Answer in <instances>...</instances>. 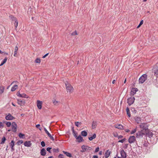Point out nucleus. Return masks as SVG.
I'll list each match as a JSON object with an SVG mask.
<instances>
[{
	"label": "nucleus",
	"instance_id": "obj_1",
	"mask_svg": "<svg viewBox=\"0 0 158 158\" xmlns=\"http://www.w3.org/2000/svg\"><path fill=\"white\" fill-rule=\"evenodd\" d=\"M147 76L146 74H143L139 79V83H143L147 79Z\"/></svg>",
	"mask_w": 158,
	"mask_h": 158
},
{
	"label": "nucleus",
	"instance_id": "obj_2",
	"mask_svg": "<svg viewBox=\"0 0 158 158\" xmlns=\"http://www.w3.org/2000/svg\"><path fill=\"white\" fill-rule=\"evenodd\" d=\"M65 84L67 92H69L70 93H72L73 90V87L68 82L65 83Z\"/></svg>",
	"mask_w": 158,
	"mask_h": 158
},
{
	"label": "nucleus",
	"instance_id": "obj_3",
	"mask_svg": "<svg viewBox=\"0 0 158 158\" xmlns=\"http://www.w3.org/2000/svg\"><path fill=\"white\" fill-rule=\"evenodd\" d=\"M81 148L82 150L81 151V152H82L86 151V150H90L92 149V148L91 147L85 145H83L82 146Z\"/></svg>",
	"mask_w": 158,
	"mask_h": 158
},
{
	"label": "nucleus",
	"instance_id": "obj_4",
	"mask_svg": "<svg viewBox=\"0 0 158 158\" xmlns=\"http://www.w3.org/2000/svg\"><path fill=\"white\" fill-rule=\"evenodd\" d=\"M135 100V98L134 97H131L127 99V103L129 106H131L133 104Z\"/></svg>",
	"mask_w": 158,
	"mask_h": 158
},
{
	"label": "nucleus",
	"instance_id": "obj_5",
	"mask_svg": "<svg viewBox=\"0 0 158 158\" xmlns=\"http://www.w3.org/2000/svg\"><path fill=\"white\" fill-rule=\"evenodd\" d=\"M140 127L145 130L148 129V126L147 123H143L140 125Z\"/></svg>",
	"mask_w": 158,
	"mask_h": 158
},
{
	"label": "nucleus",
	"instance_id": "obj_6",
	"mask_svg": "<svg viewBox=\"0 0 158 158\" xmlns=\"http://www.w3.org/2000/svg\"><path fill=\"white\" fill-rule=\"evenodd\" d=\"M136 140L135 136H130L128 139V142L130 143H133Z\"/></svg>",
	"mask_w": 158,
	"mask_h": 158
},
{
	"label": "nucleus",
	"instance_id": "obj_7",
	"mask_svg": "<svg viewBox=\"0 0 158 158\" xmlns=\"http://www.w3.org/2000/svg\"><path fill=\"white\" fill-rule=\"evenodd\" d=\"M12 131L15 132L16 131L17 124L15 122H13L11 125Z\"/></svg>",
	"mask_w": 158,
	"mask_h": 158
},
{
	"label": "nucleus",
	"instance_id": "obj_8",
	"mask_svg": "<svg viewBox=\"0 0 158 158\" xmlns=\"http://www.w3.org/2000/svg\"><path fill=\"white\" fill-rule=\"evenodd\" d=\"M144 134L141 131H139L136 134V137L137 138H141L143 137Z\"/></svg>",
	"mask_w": 158,
	"mask_h": 158
},
{
	"label": "nucleus",
	"instance_id": "obj_9",
	"mask_svg": "<svg viewBox=\"0 0 158 158\" xmlns=\"http://www.w3.org/2000/svg\"><path fill=\"white\" fill-rule=\"evenodd\" d=\"M15 118L10 114H9L6 117V119L7 120H12Z\"/></svg>",
	"mask_w": 158,
	"mask_h": 158
},
{
	"label": "nucleus",
	"instance_id": "obj_10",
	"mask_svg": "<svg viewBox=\"0 0 158 158\" xmlns=\"http://www.w3.org/2000/svg\"><path fill=\"white\" fill-rule=\"evenodd\" d=\"M120 153L121 157L123 158H126L127 157V155L126 153L123 150H121L120 152Z\"/></svg>",
	"mask_w": 158,
	"mask_h": 158
},
{
	"label": "nucleus",
	"instance_id": "obj_11",
	"mask_svg": "<svg viewBox=\"0 0 158 158\" xmlns=\"http://www.w3.org/2000/svg\"><path fill=\"white\" fill-rule=\"evenodd\" d=\"M42 101L39 100H38L37 102V105L38 108L39 109H41L42 108Z\"/></svg>",
	"mask_w": 158,
	"mask_h": 158
},
{
	"label": "nucleus",
	"instance_id": "obj_12",
	"mask_svg": "<svg viewBox=\"0 0 158 158\" xmlns=\"http://www.w3.org/2000/svg\"><path fill=\"white\" fill-rule=\"evenodd\" d=\"M153 72L154 73V75L157 77H158V69L156 68H153Z\"/></svg>",
	"mask_w": 158,
	"mask_h": 158
},
{
	"label": "nucleus",
	"instance_id": "obj_13",
	"mask_svg": "<svg viewBox=\"0 0 158 158\" xmlns=\"http://www.w3.org/2000/svg\"><path fill=\"white\" fill-rule=\"evenodd\" d=\"M40 154L42 156H45L46 154V151L44 148H43L40 150Z\"/></svg>",
	"mask_w": 158,
	"mask_h": 158
},
{
	"label": "nucleus",
	"instance_id": "obj_14",
	"mask_svg": "<svg viewBox=\"0 0 158 158\" xmlns=\"http://www.w3.org/2000/svg\"><path fill=\"white\" fill-rule=\"evenodd\" d=\"M75 138L77 140V141L79 143L81 142L82 141H84V140L83 139V138L81 137L80 135H79L78 136H77V137H76Z\"/></svg>",
	"mask_w": 158,
	"mask_h": 158
},
{
	"label": "nucleus",
	"instance_id": "obj_15",
	"mask_svg": "<svg viewBox=\"0 0 158 158\" xmlns=\"http://www.w3.org/2000/svg\"><path fill=\"white\" fill-rule=\"evenodd\" d=\"M135 121L137 123H139L141 120V118L137 116H135L134 118Z\"/></svg>",
	"mask_w": 158,
	"mask_h": 158
},
{
	"label": "nucleus",
	"instance_id": "obj_16",
	"mask_svg": "<svg viewBox=\"0 0 158 158\" xmlns=\"http://www.w3.org/2000/svg\"><path fill=\"white\" fill-rule=\"evenodd\" d=\"M24 145L25 146L29 147L31 145V141H26L24 143Z\"/></svg>",
	"mask_w": 158,
	"mask_h": 158
},
{
	"label": "nucleus",
	"instance_id": "obj_17",
	"mask_svg": "<svg viewBox=\"0 0 158 158\" xmlns=\"http://www.w3.org/2000/svg\"><path fill=\"white\" fill-rule=\"evenodd\" d=\"M15 142L14 140H12L10 143V147H11V150L13 151L14 150V147L15 145Z\"/></svg>",
	"mask_w": 158,
	"mask_h": 158
},
{
	"label": "nucleus",
	"instance_id": "obj_18",
	"mask_svg": "<svg viewBox=\"0 0 158 158\" xmlns=\"http://www.w3.org/2000/svg\"><path fill=\"white\" fill-rule=\"evenodd\" d=\"M97 125V122L95 121H93L92 122V129H94L96 128Z\"/></svg>",
	"mask_w": 158,
	"mask_h": 158
},
{
	"label": "nucleus",
	"instance_id": "obj_19",
	"mask_svg": "<svg viewBox=\"0 0 158 158\" xmlns=\"http://www.w3.org/2000/svg\"><path fill=\"white\" fill-rule=\"evenodd\" d=\"M137 88H133L132 89L131 92V94L132 95H134L136 93L137 91Z\"/></svg>",
	"mask_w": 158,
	"mask_h": 158
},
{
	"label": "nucleus",
	"instance_id": "obj_20",
	"mask_svg": "<svg viewBox=\"0 0 158 158\" xmlns=\"http://www.w3.org/2000/svg\"><path fill=\"white\" fill-rule=\"evenodd\" d=\"M115 127L119 129H124L123 127L121 124H117L115 126Z\"/></svg>",
	"mask_w": 158,
	"mask_h": 158
},
{
	"label": "nucleus",
	"instance_id": "obj_21",
	"mask_svg": "<svg viewBox=\"0 0 158 158\" xmlns=\"http://www.w3.org/2000/svg\"><path fill=\"white\" fill-rule=\"evenodd\" d=\"M110 155V152L109 150H107L105 152V156L106 158H107Z\"/></svg>",
	"mask_w": 158,
	"mask_h": 158
},
{
	"label": "nucleus",
	"instance_id": "obj_22",
	"mask_svg": "<svg viewBox=\"0 0 158 158\" xmlns=\"http://www.w3.org/2000/svg\"><path fill=\"white\" fill-rule=\"evenodd\" d=\"M45 133L48 135V136L53 141L54 140V137L51 135L48 132V130L45 132Z\"/></svg>",
	"mask_w": 158,
	"mask_h": 158
},
{
	"label": "nucleus",
	"instance_id": "obj_23",
	"mask_svg": "<svg viewBox=\"0 0 158 158\" xmlns=\"http://www.w3.org/2000/svg\"><path fill=\"white\" fill-rule=\"evenodd\" d=\"M63 152L64 154H65L66 155V156L68 157H71L72 156L71 154L70 153H69L68 152L63 151Z\"/></svg>",
	"mask_w": 158,
	"mask_h": 158
},
{
	"label": "nucleus",
	"instance_id": "obj_24",
	"mask_svg": "<svg viewBox=\"0 0 158 158\" xmlns=\"http://www.w3.org/2000/svg\"><path fill=\"white\" fill-rule=\"evenodd\" d=\"M7 60V57H6L5 59L2 61L1 63L0 64V66L3 65L5 63H6Z\"/></svg>",
	"mask_w": 158,
	"mask_h": 158
},
{
	"label": "nucleus",
	"instance_id": "obj_25",
	"mask_svg": "<svg viewBox=\"0 0 158 158\" xmlns=\"http://www.w3.org/2000/svg\"><path fill=\"white\" fill-rule=\"evenodd\" d=\"M96 137V135L95 134H94L93 136L91 137H89V140L91 141L93 139H94Z\"/></svg>",
	"mask_w": 158,
	"mask_h": 158
},
{
	"label": "nucleus",
	"instance_id": "obj_26",
	"mask_svg": "<svg viewBox=\"0 0 158 158\" xmlns=\"http://www.w3.org/2000/svg\"><path fill=\"white\" fill-rule=\"evenodd\" d=\"M18 88V85H14L11 89V91H15Z\"/></svg>",
	"mask_w": 158,
	"mask_h": 158
},
{
	"label": "nucleus",
	"instance_id": "obj_27",
	"mask_svg": "<svg viewBox=\"0 0 158 158\" xmlns=\"http://www.w3.org/2000/svg\"><path fill=\"white\" fill-rule=\"evenodd\" d=\"M81 135L83 136H86L87 135V132L86 131H83L81 132Z\"/></svg>",
	"mask_w": 158,
	"mask_h": 158
},
{
	"label": "nucleus",
	"instance_id": "obj_28",
	"mask_svg": "<svg viewBox=\"0 0 158 158\" xmlns=\"http://www.w3.org/2000/svg\"><path fill=\"white\" fill-rule=\"evenodd\" d=\"M126 111L127 113V114L128 116L130 117H131V114H130V111L129 110V109L128 107H127L126 108Z\"/></svg>",
	"mask_w": 158,
	"mask_h": 158
},
{
	"label": "nucleus",
	"instance_id": "obj_29",
	"mask_svg": "<svg viewBox=\"0 0 158 158\" xmlns=\"http://www.w3.org/2000/svg\"><path fill=\"white\" fill-rule=\"evenodd\" d=\"M9 18L12 21H15L17 20V19L12 15H10L9 16Z\"/></svg>",
	"mask_w": 158,
	"mask_h": 158
},
{
	"label": "nucleus",
	"instance_id": "obj_30",
	"mask_svg": "<svg viewBox=\"0 0 158 158\" xmlns=\"http://www.w3.org/2000/svg\"><path fill=\"white\" fill-rule=\"evenodd\" d=\"M72 131L73 135L75 137V138L77 137V133L74 130L73 128V127L72 128Z\"/></svg>",
	"mask_w": 158,
	"mask_h": 158
},
{
	"label": "nucleus",
	"instance_id": "obj_31",
	"mask_svg": "<svg viewBox=\"0 0 158 158\" xmlns=\"http://www.w3.org/2000/svg\"><path fill=\"white\" fill-rule=\"evenodd\" d=\"M53 103L55 105L57 106L59 105V102L54 100H53Z\"/></svg>",
	"mask_w": 158,
	"mask_h": 158
},
{
	"label": "nucleus",
	"instance_id": "obj_32",
	"mask_svg": "<svg viewBox=\"0 0 158 158\" xmlns=\"http://www.w3.org/2000/svg\"><path fill=\"white\" fill-rule=\"evenodd\" d=\"M6 140V138L5 137H4V136L2 138V141H1V142L0 143V144H3L5 143V142Z\"/></svg>",
	"mask_w": 158,
	"mask_h": 158
},
{
	"label": "nucleus",
	"instance_id": "obj_33",
	"mask_svg": "<svg viewBox=\"0 0 158 158\" xmlns=\"http://www.w3.org/2000/svg\"><path fill=\"white\" fill-rule=\"evenodd\" d=\"M75 125L77 127H79L81 124V122H75Z\"/></svg>",
	"mask_w": 158,
	"mask_h": 158
},
{
	"label": "nucleus",
	"instance_id": "obj_34",
	"mask_svg": "<svg viewBox=\"0 0 158 158\" xmlns=\"http://www.w3.org/2000/svg\"><path fill=\"white\" fill-rule=\"evenodd\" d=\"M4 90V88L3 87H0V94L2 93Z\"/></svg>",
	"mask_w": 158,
	"mask_h": 158
},
{
	"label": "nucleus",
	"instance_id": "obj_35",
	"mask_svg": "<svg viewBox=\"0 0 158 158\" xmlns=\"http://www.w3.org/2000/svg\"><path fill=\"white\" fill-rule=\"evenodd\" d=\"M23 143L22 140H19L17 143V144L18 145H19Z\"/></svg>",
	"mask_w": 158,
	"mask_h": 158
},
{
	"label": "nucleus",
	"instance_id": "obj_36",
	"mask_svg": "<svg viewBox=\"0 0 158 158\" xmlns=\"http://www.w3.org/2000/svg\"><path fill=\"white\" fill-rule=\"evenodd\" d=\"M19 136L20 138H23V137L24 136V135L21 133H19Z\"/></svg>",
	"mask_w": 158,
	"mask_h": 158
},
{
	"label": "nucleus",
	"instance_id": "obj_37",
	"mask_svg": "<svg viewBox=\"0 0 158 158\" xmlns=\"http://www.w3.org/2000/svg\"><path fill=\"white\" fill-rule=\"evenodd\" d=\"M143 20H142L140 21L138 26L137 27V28H139L142 24H143Z\"/></svg>",
	"mask_w": 158,
	"mask_h": 158
},
{
	"label": "nucleus",
	"instance_id": "obj_38",
	"mask_svg": "<svg viewBox=\"0 0 158 158\" xmlns=\"http://www.w3.org/2000/svg\"><path fill=\"white\" fill-rule=\"evenodd\" d=\"M27 95L25 94H21V96H20V97L27 98Z\"/></svg>",
	"mask_w": 158,
	"mask_h": 158
},
{
	"label": "nucleus",
	"instance_id": "obj_39",
	"mask_svg": "<svg viewBox=\"0 0 158 158\" xmlns=\"http://www.w3.org/2000/svg\"><path fill=\"white\" fill-rule=\"evenodd\" d=\"M18 21H17V20L16 21H15V23H14V25H15V27L16 28L18 26Z\"/></svg>",
	"mask_w": 158,
	"mask_h": 158
},
{
	"label": "nucleus",
	"instance_id": "obj_40",
	"mask_svg": "<svg viewBox=\"0 0 158 158\" xmlns=\"http://www.w3.org/2000/svg\"><path fill=\"white\" fill-rule=\"evenodd\" d=\"M136 131V129L135 128L133 129L131 132V134H132L135 133Z\"/></svg>",
	"mask_w": 158,
	"mask_h": 158
},
{
	"label": "nucleus",
	"instance_id": "obj_41",
	"mask_svg": "<svg viewBox=\"0 0 158 158\" xmlns=\"http://www.w3.org/2000/svg\"><path fill=\"white\" fill-rule=\"evenodd\" d=\"M141 146L142 147L143 146L144 147H146L147 146V143H146L145 141H144L143 145H141Z\"/></svg>",
	"mask_w": 158,
	"mask_h": 158
},
{
	"label": "nucleus",
	"instance_id": "obj_42",
	"mask_svg": "<svg viewBox=\"0 0 158 158\" xmlns=\"http://www.w3.org/2000/svg\"><path fill=\"white\" fill-rule=\"evenodd\" d=\"M126 140V139L124 138L122 140H119L118 141V142L119 143H123L125 140Z\"/></svg>",
	"mask_w": 158,
	"mask_h": 158
},
{
	"label": "nucleus",
	"instance_id": "obj_43",
	"mask_svg": "<svg viewBox=\"0 0 158 158\" xmlns=\"http://www.w3.org/2000/svg\"><path fill=\"white\" fill-rule=\"evenodd\" d=\"M35 62L36 63H40V60L39 58H37L35 60Z\"/></svg>",
	"mask_w": 158,
	"mask_h": 158
},
{
	"label": "nucleus",
	"instance_id": "obj_44",
	"mask_svg": "<svg viewBox=\"0 0 158 158\" xmlns=\"http://www.w3.org/2000/svg\"><path fill=\"white\" fill-rule=\"evenodd\" d=\"M11 125V123L10 122H7L6 123V125L7 127H10Z\"/></svg>",
	"mask_w": 158,
	"mask_h": 158
},
{
	"label": "nucleus",
	"instance_id": "obj_45",
	"mask_svg": "<svg viewBox=\"0 0 158 158\" xmlns=\"http://www.w3.org/2000/svg\"><path fill=\"white\" fill-rule=\"evenodd\" d=\"M41 144L43 147H44L45 145V143L43 141L41 142Z\"/></svg>",
	"mask_w": 158,
	"mask_h": 158
},
{
	"label": "nucleus",
	"instance_id": "obj_46",
	"mask_svg": "<svg viewBox=\"0 0 158 158\" xmlns=\"http://www.w3.org/2000/svg\"><path fill=\"white\" fill-rule=\"evenodd\" d=\"M52 149L51 148L48 147L47 148V150L48 151L49 153H51V149Z\"/></svg>",
	"mask_w": 158,
	"mask_h": 158
},
{
	"label": "nucleus",
	"instance_id": "obj_47",
	"mask_svg": "<svg viewBox=\"0 0 158 158\" xmlns=\"http://www.w3.org/2000/svg\"><path fill=\"white\" fill-rule=\"evenodd\" d=\"M64 155L62 154H60L58 156L59 158H64Z\"/></svg>",
	"mask_w": 158,
	"mask_h": 158
},
{
	"label": "nucleus",
	"instance_id": "obj_48",
	"mask_svg": "<svg viewBox=\"0 0 158 158\" xmlns=\"http://www.w3.org/2000/svg\"><path fill=\"white\" fill-rule=\"evenodd\" d=\"M53 152H58L59 151L58 149L54 148V149H53Z\"/></svg>",
	"mask_w": 158,
	"mask_h": 158
},
{
	"label": "nucleus",
	"instance_id": "obj_49",
	"mask_svg": "<svg viewBox=\"0 0 158 158\" xmlns=\"http://www.w3.org/2000/svg\"><path fill=\"white\" fill-rule=\"evenodd\" d=\"M99 147H97L95 150V152H98L99 151Z\"/></svg>",
	"mask_w": 158,
	"mask_h": 158
},
{
	"label": "nucleus",
	"instance_id": "obj_50",
	"mask_svg": "<svg viewBox=\"0 0 158 158\" xmlns=\"http://www.w3.org/2000/svg\"><path fill=\"white\" fill-rule=\"evenodd\" d=\"M23 102L24 103V102H23L22 101L18 100V103L19 105H21V103Z\"/></svg>",
	"mask_w": 158,
	"mask_h": 158
},
{
	"label": "nucleus",
	"instance_id": "obj_51",
	"mask_svg": "<svg viewBox=\"0 0 158 158\" xmlns=\"http://www.w3.org/2000/svg\"><path fill=\"white\" fill-rule=\"evenodd\" d=\"M77 35V32L76 31H75L74 32L72 33V35Z\"/></svg>",
	"mask_w": 158,
	"mask_h": 158
},
{
	"label": "nucleus",
	"instance_id": "obj_52",
	"mask_svg": "<svg viewBox=\"0 0 158 158\" xmlns=\"http://www.w3.org/2000/svg\"><path fill=\"white\" fill-rule=\"evenodd\" d=\"M3 127V123L2 122L0 123V127L1 128H2Z\"/></svg>",
	"mask_w": 158,
	"mask_h": 158
},
{
	"label": "nucleus",
	"instance_id": "obj_53",
	"mask_svg": "<svg viewBox=\"0 0 158 158\" xmlns=\"http://www.w3.org/2000/svg\"><path fill=\"white\" fill-rule=\"evenodd\" d=\"M18 50V48L17 46H16L15 47V52H17V51Z\"/></svg>",
	"mask_w": 158,
	"mask_h": 158
},
{
	"label": "nucleus",
	"instance_id": "obj_54",
	"mask_svg": "<svg viewBox=\"0 0 158 158\" xmlns=\"http://www.w3.org/2000/svg\"><path fill=\"white\" fill-rule=\"evenodd\" d=\"M128 144H125L124 145V147H123L125 149L127 148L128 147Z\"/></svg>",
	"mask_w": 158,
	"mask_h": 158
},
{
	"label": "nucleus",
	"instance_id": "obj_55",
	"mask_svg": "<svg viewBox=\"0 0 158 158\" xmlns=\"http://www.w3.org/2000/svg\"><path fill=\"white\" fill-rule=\"evenodd\" d=\"M123 137V136L122 135H119V136H118V139H122Z\"/></svg>",
	"mask_w": 158,
	"mask_h": 158
},
{
	"label": "nucleus",
	"instance_id": "obj_56",
	"mask_svg": "<svg viewBox=\"0 0 158 158\" xmlns=\"http://www.w3.org/2000/svg\"><path fill=\"white\" fill-rule=\"evenodd\" d=\"M17 95L18 97H20V96H21V94H20V92H19L17 93Z\"/></svg>",
	"mask_w": 158,
	"mask_h": 158
},
{
	"label": "nucleus",
	"instance_id": "obj_57",
	"mask_svg": "<svg viewBox=\"0 0 158 158\" xmlns=\"http://www.w3.org/2000/svg\"><path fill=\"white\" fill-rule=\"evenodd\" d=\"M48 54V53H47V54H45L44 56L42 58H45L46 56H47Z\"/></svg>",
	"mask_w": 158,
	"mask_h": 158
},
{
	"label": "nucleus",
	"instance_id": "obj_58",
	"mask_svg": "<svg viewBox=\"0 0 158 158\" xmlns=\"http://www.w3.org/2000/svg\"><path fill=\"white\" fill-rule=\"evenodd\" d=\"M40 124H38L36 125V127L39 129L40 127Z\"/></svg>",
	"mask_w": 158,
	"mask_h": 158
},
{
	"label": "nucleus",
	"instance_id": "obj_59",
	"mask_svg": "<svg viewBox=\"0 0 158 158\" xmlns=\"http://www.w3.org/2000/svg\"><path fill=\"white\" fill-rule=\"evenodd\" d=\"M3 53H4V54H6V55H7V53H4V52H2V51H1L0 50V53L2 54H3Z\"/></svg>",
	"mask_w": 158,
	"mask_h": 158
},
{
	"label": "nucleus",
	"instance_id": "obj_60",
	"mask_svg": "<svg viewBox=\"0 0 158 158\" xmlns=\"http://www.w3.org/2000/svg\"><path fill=\"white\" fill-rule=\"evenodd\" d=\"M125 131L126 132H130V130H129L128 129H126L125 130Z\"/></svg>",
	"mask_w": 158,
	"mask_h": 158
},
{
	"label": "nucleus",
	"instance_id": "obj_61",
	"mask_svg": "<svg viewBox=\"0 0 158 158\" xmlns=\"http://www.w3.org/2000/svg\"><path fill=\"white\" fill-rule=\"evenodd\" d=\"M102 151H100L99 152V154L100 155H101L102 154Z\"/></svg>",
	"mask_w": 158,
	"mask_h": 158
},
{
	"label": "nucleus",
	"instance_id": "obj_62",
	"mask_svg": "<svg viewBox=\"0 0 158 158\" xmlns=\"http://www.w3.org/2000/svg\"><path fill=\"white\" fill-rule=\"evenodd\" d=\"M93 158H98V156L96 155H94L93 156Z\"/></svg>",
	"mask_w": 158,
	"mask_h": 158
},
{
	"label": "nucleus",
	"instance_id": "obj_63",
	"mask_svg": "<svg viewBox=\"0 0 158 158\" xmlns=\"http://www.w3.org/2000/svg\"><path fill=\"white\" fill-rule=\"evenodd\" d=\"M115 82V80H114L112 81V83L114 84Z\"/></svg>",
	"mask_w": 158,
	"mask_h": 158
},
{
	"label": "nucleus",
	"instance_id": "obj_64",
	"mask_svg": "<svg viewBox=\"0 0 158 158\" xmlns=\"http://www.w3.org/2000/svg\"><path fill=\"white\" fill-rule=\"evenodd\" d=\"M152 133H151V134H150L149 135V136L150 137H152Z\"/></svg>",
	"mask_w": 158,
	"mask_h": 158
}]
</instances>
